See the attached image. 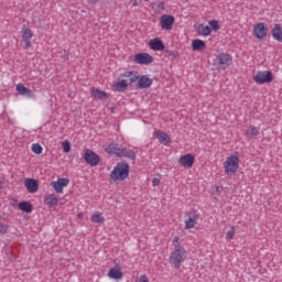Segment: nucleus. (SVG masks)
<instances>
[{
	"label": "nucleus",
	"instance_id": "nucleus-27",
	"mask_svg": "<svg viewBox=\"0 0 282 282\" xmlns=\"http://www.w3.org/2000/svg\"><path fill=\"white\" fill-rule=\"evenodd\" d=\"M197 34H199L200 36H210V26L199 24L197 29Z\"/></svg>",
	"mask_w": 282,
	"mask_h": 282
},
{
	"label": "nucleus",
	"instance_id": "nucleus-2",
	"mask_svg": "<svg viewBox=\"0 0 282 282\" xmlns=\"http://www.w3.org/2000/svg\"><path fill=\"white\" fill-rule=\"evenodd\" d=\"M130 171L131 166L127 161L119 162L110 173V180H113V182H124L129 177Z\"/></svg>",
	"mask_w": 282,
	"mask_h": 282
},
{
	"label": "nucleus",
	"instance_id": "nucleus-36",
	"mask_svg": "<svg viewBox=\"0 0 282 282\" xmlns=\"http://www.w3.org/2000/svg\"><path fill=\"white\" fill-rule=\"evenodd\" d=\"M153 6H155V8H158L159 10H165L164 2L162 1H158Z\"/></svg>",
	"mask_w": 282,
	"mask_h": 282
},
{
	"label": "nucleus",
	"instance_id": "nucleus-22",
	"mask_svg": "<svg viewBox=\"0 0 282 282\" xmlns=\"http://www.w3.org/2000/svg\"><path fill=\"white\" fill-rule=\"evenodd\" d=\"M91 97L97 100H107L109 99V94L105 90H100L98 88L91 90Z\"/></svg>",
	"mask_w": 282,
	"mask_h": 282
},
{
	"label": "nucleus",
	"instance_id": "nucleus-12",
	"mask_svg": "<svg viewBox=\"0 0 282 282\" xmlns=\"http://www.w3.org/2000/svg\"><path fill=\"white\" fill-rule=\"evenodd\" d=\"M173 23H175V17L169 14H164L161 17L162 30H173Z\"/></svg>",
	"mask_w": 282,
	"mask_h": 282
},
{
	"label": "nucleus",
	"instance_id": "nucleus-39",
	"mask_svg": "<svg viewBox=\"0 0 282 282\" xmlns=\"http://www.w3.org/2000/svg\"><path fill=\"white\" fill-rule=\"evenodd\" d=\"M152 186H160V178H153Z\"/></svg>",
	"mask_w": 282,
	"mask_h": 282
},
{
	"label": "nucleus",
	"instance_id": "nucleus-7",
	"mask_svg": "<svg viewBox=\"0 0 282 282\" xmlns=\"http://www.w3.org/2000/svg\"><path fill=\"white\" fill-rule=\"evenodd\" d=\"M83 158L89 166H98L100 164V156L93 150H86Z\"/></svg>",
	"mask_w": 282,
	"mask_h": 282
},
{
	"label": "nucleus",
	"instance_id": "nucleus-41",
	"mask_svg": "<svg viewBox=\"0 0 282 282\" xmlns=\"http://www.w3.org/2000/svg\"><path fill=\"white\" fill-rule=\"evenodd\" d=\"M166 54H167L169 56H175V52H173V51H166Z\"/></svg>",
	"mask_w": 282,
	"mask_h": 282
},
{
	"label": "nucleus",
	"instance_id": "nucleus-14",
	"mask_svg": "<svg viewBox=\"0 0 282 282\" xmlns=\"http://www.w3.org/2000/svg\"><path fill=\"white\" fill-rule=\"evenodd\" d=\"M153 85V79L147 75L139 76L137 87L138 89H149Z\"/></svg>",
	"mask_w": 282,
	"mask_h": 282
},
{
	"label": "nucleus",
	"instance_id": "nucleus-9",
	"mask_svg": "<svg viewBox=\"0 0 282 282\" xmlns=\"http://www.w3.org/2000/svg\"><path fill=\"white\" fill-rule=\"evenodd\" d=\"M134 63H138V65H151V63H153V56L149 53L135 54Z\"/></svg>",
	"mask_w": 282,
	"mask_h": 282
},
{
	"label": "nucleus",
	"instance_id": "nucleus-20",
	"mask_svg": "<svg viewBox=\"0 0 282 282\" xmlns=\"http://www.w3.org/2000/svg\"><path fill=\"white\" fill-rule=\"evenodd\" d=\"M271 35L273 36L274 41L282 43V26L279 23L274 24V28L271 30Z\"/></svg>",
	"mask_w": 282,
	"mask_h": 282
},
{
	"label": "nucleus",
	"instance_id": "nucleus-4",
	"mask_svg": "<svg viewBox=\"0 0 282 282\" xmlns=\"http://www.w3.org/2000/svg\"><path fill=\"white\" fill-rule=\"evenodd\" d=\"M214 65L217 69H226L232 65V55L228 53H219L216 58H214Z\"/></svg>",
	"mask_w": 282,
	"mask_h": 282
},
{
	"label": "nucleus",
	"instance_id": "nucleus-11",
	"mask_svg": "<svg viewBox=\"0 0 282 282\" xmlns=\"http://www.w3.org/2000/svg\"><path fill=\"white\" fill-rule=\"evenodd\" d=\"M69 178H58L57 181L51 182V186L54 188L55 193H63L65 186H68Z\"/></svg>",
	"mask_w": 282,
	"mask_h": 282
},
{
	"label": "nucleus",
	"instance_id": "nucleus-17",
	"mask_svg": "<svg viewBox=\"0 0 282 282\" xmlns=\"http://www.w3.org/2000/svg\"><path fill=\"white\" fill-rule=\"evenodd\" d=\"M119 78H127L126 80H128V85H133V83L140 78V75L138 72H126L119 75Z\"/></svg>",
	"mask_w": 282,
	"mask_h": 282
},
{
	"label": "nucleus",
	"instance_id": "nucleus-15",
	"mask_svg": "<svg viewBox=\"0 0 282 282\" xmlns=\"http://www.w3.org/2000/svg\"><path fill=\"white\" fill-rule=\"evenodd\" d=\"M149 45H150V48L153 50V52H163V50H165L166 47L164 45V42H162L160 37L150 40Z\"/></svg>",
	"mask_w": 282,
	"mask_h": 282
},
{
	"label": "nucleus",
	"instance_id": "nucleus-43",
	"mask_svg": "<svg viewBox=\"0 0 282 282\" xmlns=\"http://www.w3.org/2000/svg\"><path fill=\"white\" fill-rule=\"evenodd\" d=\"M132 6H133V8L138 7V1H134V2L132 3Z\"/></svg>",
	"mask_w": 282,
	"mask_h": 282
},
{
	"label": "nucleus",
	"instance_id": "nucleus-32",
	"mask_svg": "<svg viewBox=\"0 0 282 282\" xmlns=\"http://www.w3.org/2000/svg\"><path fill=\"white\" fill-rule=\"evenodd\" d=\"M208 23H209L212 30H214V32H217L221 29V26L219 25V21H217V20H210Z\"/></svg>",
	"mask_w": 282,
	"mask_h": 282
},
{
	"label": "nucleus",
	"instance_id": "nucleus-25",
	"mask_svg": "<svg viewBox=\"0 0 282 282\" xmlns=\"http://www.w3.org/2000/svg\"><path fill=\"white\" fill-rule=\"evenodd\" d=\"M18 208H20L22 210V213H32V210H34V207L28 200L20 202L18 204Z\"/></svg>",
	"mask_w": 282,
	"mask_h": 282
},
{
	"label": "nucleus",
	"instance_id": "nucleus-6",
	"mask_svg": "<svg viewBox=\"0 0 282 282\" xmlns=\"http://www.w3.org/2000/svg\"><path fill=\"white\" fill-rule=\"evenodd\" d=\"M253 78L257 85H265L268 83H272V80L274 79V77L272 76V72L270 70H260Z\"/></svg>",
	"mask_w": 282,
	"mask_h": 282
},
{
	"label": "nucleus",
	"instance_id": "nucleus-34",
	"mask_svg": "<svg viewBox=\"0 0 282 282\" xmlns=\"http://www.w3.org/2000/svg\"><path fill=\"white\" fill-rule=\"evenodd\" d=\"M10 229V226L0 223V235H8V230Z\"/></svg>",
	"mask_w": 282,
	"mask_h": 282
},
{
	"label": "nucleus",
	"instance_id": "nucleus-30",
	"mask_svg": "<svg viewBox=\"0 0 282 282\" xmlns=\"http://www.w3.org/2000/svg\"><path fill=\"white\" fill-rule=\"evenodd\" d=\"M91 221L94 224H105V217H102V213L93 214Z\"/></svg>",
	"mask_w": 282,
	"mask_h": 282
},
{
	"label": "nucleus",
	"instance_id": "nucleus-44",
	"mask_svg": "<svg viewBox=\"0 0 282 282\" xmlns=\"http://www.w3.org/2000/svg\"><path fill=\"white\" fill-rule=\"evenodd\" d=\"M216 191H217V193H219V186H216Z\"/></svg>",
	"mask_w": 282,
	"mask_h": 282
},
{
	"label": "nucleus",
	"instance_id": "nucleus-23",
	"mask_svg": "<svg viewBox=\"0 0 282 282\" xmlns=\"http://www.w3.org/2000/svg\"><path fill=\"white\" fill-rule=\"evenodd\" d=\"M192 50L194 52H204V50H206V42H204V40H193L192 42Z\"/></svg>",
	"mask_w": 282,
	"mask_h": 282
},
{
	"label": "nucleus",
	"instance_id": "nucleus-18",
	"mask_svg": "<svg viewBox=\"0 0 282 282\" xmlns=\"http://www.w3.org/2000/svg\"><path fill=\"white\" fill-rule=\"evenodd\" d=\"M15 89L18 94H20V96H25L26 98H34V91L25 87L23 84H18Z\"/></svg>",
	"mask_w": 282,
	"mask_h": 282
},
{
	"label": "nucleus",
	"instance_id": "nucleus-42",
	"mask_svg": "<svg viewBox=\"0 0 282 282\" xmlns=\"http://www.w3.org/2000/svg\"><path fill=\"white\" fill-rule=\"evenodd\" d=\"M87 1H88V3L96 4V3H98V1H100V0H87Z\"/></svg>",
	"mask_w": 282,
	"mask_h": 282
},
{
	"label": "nucleus",
	"instance_id": "nucleus-28",
	"mask_svg": "<svg viewBox=\"0 0 282 282\" xmlns=\"http://www.w3.org/2000/svg\"><path fill=\"white\" fill-rule=\"evenodd\" d=\"M32 36H34V33L32 32V30L25 28V25H23L22 28V41H30V39H32Z\"/></svg>",
	"mask_w": 282,
	"mask_h": 282
},
{
	"label": "nucleus",
	"instance_id": "nucleus-13",
	"mask_svg": "<svg viewBox=\"0 0 282 282\" xmlns=\"http://www.w3.org/2000/svg\"><path fill=\"white\" fill-rule=\"evenodd\" d=\"M178 164L184 169H191L195 164V156L193 154H185L180 158Z\"/></svg>",
	"mask_w": 282,
	"mask_h": 282
},
{
	"label": "nucleus",
	"instance_id": "nucleus-1",
	"mask_svg": "<svg viewBox=\"0 0 282 282\" xmlns=\"http://www.w3.org/2000/svg\"><path fill=\"white\" fill-rule=\"evenodd\" d=\"M105 151L109 155H116V158H128V160H133V161H135L137 159L135 152L133 150L122 148V145L118 143L108 144Z\"/></svg>",
	"mask_w": 282,
	"mask_h": 282
},
{
	"label": "nucleus",
	"instance_id": "nucleus-31",
	"mask_svg": "<svg viewBox=\"0 0 282 282\" xmlns=\"http://www.w3.org/2000/svg\"><path fill=\"white\" fill-rule=\"evenodd\" d=\"M31 151L35 153V155H41V153H43V147H41L39 143H33Z\"/></svg>",
	"mask_w": 282,
	"mask_h": 282
},
{
	"label": "nucleus",
	"instance_id": "nucleus-33",
	"mask_svg": "<svg viewBox=\"0 0 282 282\" xmlns=\"http://www.w3.org/2000/svg\"><path fill=\"white\" fill-rule=\"evenodd\" d=\"M62 147L64 153H69V151H72V143L67 140L62 143Z\"/></svg>",
	"mask_w": 282,
	"mask_h": 282
},
{
	"label": "nucleus",
	"instance_id": "nucleus-45",
	"mask_svg": "<svg viewBox=\"0 0 282 282\" xmlns=\"http://www.w3.org/2000/svg\"><path fill=\"white\" fill-rule=\"evenodd\" d=\"M144 1H149V0H144Z\"/></svg>",
	"mask_w": 282,
	"mask_h": 282
},
{
	"label": "nucleus",
	"instance_id": "nucleus-35",
	"mask_svg": "<svg viewBox=\"0 0 282 282\" xmlns=\"http://www.w3.org/2000/svg\"><path fill=\"white\" fill-rule=\"evenodd\" d=\"M226 239L227 241L235 239V227H231V230L227 231Z\"/></svg>",
	"mask_w": 282,
	"mask_h": 282
},
{
	"label": "nucleus",
	"instance_id": "nucleus-40",
	"mask_svg": "<svg viewBox=\"0 0 282 282\" xmlns=\"http://www.w3.org/2000/svg\"><path fill=\"white\" fill-rule=\"evenodd\" d=\"M173 243H174V247L177 246V243H180V237L178 236H175L173 238Z\"/></svg>",
	"mask_w": 282,
	"mask_h": 282
},
{
	"label": "nucleus",
	"instance_id": "nucleus-19",
	"mask_svg": "<svg viewBox=\"0 0 282 282\" xmlns=\"http://www.w3.org/2000/svg\"><path fill=\"white\" fill-rule=\"evenodd\" d=\"M24 184L28 193H36L39 191V181L34 178H25Z\"/></svg>",
	"mask_w": 282,
	"mask_h": 282
},
{
	"label": "nucleus",
	"instance_id": "nucleus-3",
	"mask_svg": "<svg viewBox=\"0 0 282 282\" xmlns=\"http://www.w3.org/2000/svg\"><path fill=\"white\" fill-rule=\"evenodd\" d=\"M186 250L182 247L181 243L175 245V250L170 256V261L173 263L175 270H180L182 261H184Z\"/></svg>",
	"mask_w": 282,
	"mask_h": 282
},
{
	"label": "nucleus",
	"instance_id": "nucleus-21",
	"mask_svg": "<svg viewBox=\"0 0 282 282\" xmlns=\"http://www.w3.org/2000/svg\"><path fill=\"white\" fill-rule=\"evenodd\" d=\"M129 87V83L127 79H121L112 85V91H127V88Z\"/></svg>",
	"mask_w": 282,
	"mask_h": 282
},
{
	"label": "nucleus",
	"instance_id": "nucleus-5",
	"mask_svg": "<svg viewBox=\"0 0 282 282\" xmlns=\"http://www.w3.org/2000/svg\"><path fill=\"white\" fill-rule=\"evenodd\" d=\"M225 173H237L239 170V156L230 155L224 163Z\"/></svg>",
	"mask_w": 282,
	"mask_h": 282
},
{
	"label": "nucleus",
	"instance_id": "nucleus-37",
	"mask_svg": "<svg viewBox=\"0 0 282 282\" xmlns=\"http://www.w3.org/2000/svg\"><path fill=\"white\" fill-rule=\"evenodd\" d=\"M138 282H149V278H147V275L143 274L139 278Z\"/></svg>",
	"mask_w": 282,
	"mask_h": 282
},
{
	"label": "nucleus",
	"instance_id": "nucleus-8",
	"mask_svg": "<svg viewBox=\"0 0 282 282\" xmlns=\"http://www.w3.org/2000/svg\"><path fill=\"white\" fill-rule=\"evenodd\" d=\"M187 219H185V230H191V228H195L197 225V219H199V214L195 209L191 210L186 215Z\"/></svg>",
	"mask_w": 282,
	"mask_h": 282
},
{
	"label": "nucleus",
	"instance_id": "nucleus-38",
	"mask_svg": "<svg viewBox=\"0 0 282 282\" xmlns=\"http://www.w3.org/2000/svg\"><path fill=\"white\" fill-rule=\"evenodd\" d=\"M24 41V45L28 50H30V47H32V43L30 42V40H23Z\"/></svg>",
	"mask_w": 282,
	"mask_h": 282
},
{
	"label": "nucleus",
	"instance_id": "nucleus-24",
	"mask_svg": "<svg viewBox=\"0 0 282 282\" xmlns=\"http://www.w3.org/2000/svg\"><path fill=\"white\" fill-rule=\"evenodd\" d=\"M44 204L45 206H48V208L58 206V198L55 197L54 194H48L44 197Z\"/></svg>",
	"mask_w": 282,
	"mask_h": 282
},
{
	"label": "nucleus",
	"instance_id": "nucleus-16",
	"mask_svg": "<svg viewBox=\"0 0 282 282\" xmlns=\"http://www.w3.org/2000/svg\"><path fill=\"white\" fill-rule=\"evenodd\" d=\"M154 137L159 140L161 144H164L165 147H169V144H171V137L167 135L164 131H155Z\"/></svg>",
	"mask_w": 282,
	"mask_h": 282
},
{
	"label": "nucleus",
	"instance_id": "nucleus-29",
	"mask_svg": "<svg viewBox=\"0 0 282 282\" xmlns=\"http://www.w3.org/2000/svg\"><path fill=\"white\" fill-rule=\"evenodd\" d=\"M245 135L250 139L254 138V135H259V128L250 126L249 129L246 130Z\"/></svg>",
	"mask_w": 282,
	"mask_h": 282
},
{
	"label": "nucleus",
	"instance_id": "nucleus-10",
	"mask_svg": "<svg viewBox=\"0 0 282 282\" xmlns=\"http://www.w3.org/2000/svg\"><path fill=\"white\" fill-rule=\"evenodd\" d=\"M254 36L256 39H265L268 36V26H265V23L260 22L254 25L253 28Z\"/></svg>",
	"mask_w": 282,
	"mask_h": 282
},
{
	"label": "nucleus",
	"instance_id": "nucleus-26",
	"mask_svg": "<svg viewBox=\"0 0 282 282\" xmlns=\"http://www.w3.org/2000/svg\"><path fill=\"white\" fill-rule=\"evenodd\" d=\"M108 276H109V279L118 280V279H122L123 273L120 269L112 268L109 270Z\"/></svg>",
	"mask_w": 282,
	"mask_h": 282
}]
</instances>
